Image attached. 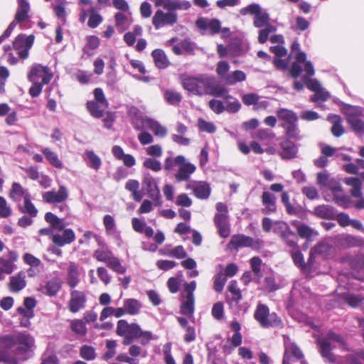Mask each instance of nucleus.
Instances as JSON below:
<instances>
[{
    "mask_svg": "<svg viewBox=\"0 0 364 364\" xmlns=\"http://www.w3.org/2000/svg\"><path fill=\"white\" fill-rule=\"evenodd\" d=\"M181 84L184 90L198 96L208 95L225 97L228 92L225 87L216 84L215 77L208 74L183 76L181 78Z\"/></svg>",
    "mask_w": 364,
    "mask_h": 364,
    "instance_id": "f257e3e1",
    "label": "nucleus"
},
{
    "mask_svg": "<svg viewBox=\"0 0 364 364\" xmlns=\"http://www.w3.org/2000/svg\"><path fill=\"white\" fill-rule=\"evenodd\" d=\"M16 345L18 346L16 355H11L4 350H0V361L9 364H16L18 359H27L34 348L35 340L28 333H19L16 335Z\"/></svg>",
    "mask_w": 364,
    "mask_h": 364,
    "instance_id": "f03ea898",
    "label": "nucleus"
},
{
    "mask_svg": "<svg viewBox=\"0 0 364 364\" xmlns=\"http://www.w3.org/2000/svg\"><path fill=\"white\" fill-rule=\"evenodd\" d=\"M318 343L322 357L329 363L335 361L334 356L331 353L332 348H335V346H333V343H338L343 346L344 350H347L342 337L333 332H329L326 338L318 339Z\"/></svg>",
    "mask_w": 364,
    "mask_h": 364,
    "instance_id": "7ed1b4c3",
    "label": "nucleus"
},
{
    "mask_svg": "<svg viewBox=\"0 0 364 364\" xmlns=\"http://www.w3.org/2000/svg\"><path fill=\"white\" fill-rule=\"evenodd\" d=\"M343 112L346 116L348 123L355 133L364 134V121L359 117L364 116V109L359 106L345 105Z\"/></svg>",
    "mask_w": 364,
    "mask_h": 364,
    "instance_id": "20e7f679",
    "label": "nucleus"
},
{
    "mask_svg": "<svg viewBox=\"0 0 364 364\" xmlns=\"http://www.w3.org/2000/svg\"><path fill=\"white\" fill-rule=\"evenodd\" d=\"M269 21V15L264 9L254 18V26L261 28L258 32L259 43H264L267 41L269 35L277 30L276 26L272 25Z\"/></svg>",
    "mask_w": 364,
    "mask_h": 364,
    "instance_id": "39448f33",
    "label": "nucleus"
},
{
    "mask_svg": "<svg viewBox=\"0 0 364 364\" xmlns=\"http://www.w3.org/2000/svg\"><path fill=\"white\" fill-rule=\"evenodd\" d=\"M255 319L262 328L277 326L280 324L281 320L275 313L270 314L269 308L263 304H258L254 313Z\"/></svg>",
    "mask_w": 364,
    "mask_h": 364,
    "instance_id": "423d86ee",
    "label": "nucleus"
},
{
    "mask_svg": "<svg viewBox=\"0 0 364 364\" xmlns=\"http://www.w3.org/2000/svg\"><path fill=\"white\" fill-rule=\"evenodd\" d=\"M178 21V14L173 11L161 9L157 10L153 18L152 24L158 30L164 26H172Z\"/></svg>",
    "mask_w": 364,
    "mask_h": 364,
    "instance_id": "0eeeda50",
    "label": "nucleus"
},
{
    "mask_svg": "<svg viewBox=\"0 0 364 364\" xmlns=\"http://www.w3.org/2000/svg\"><path fill=\"white\" fill-rule=\"evenodd\" d=\"M58 267L61 269H66L65 282L70 288L74 289L80 284V273L76 263L73 262H60L58 264Z\"/></svg>",
    "mask_w": 364,
    "mask_h": 364,
    "instance_id": "6e6552de",
    "label": "nucleus"
},
{
    "mask_svg": "<svg viewBox=\"0 0 364 364\" xmlns=\"http://www.w3.org/2000/svg\"><path fill=\"white\" fill-rule=\"evenodd\" d=\"M45 220L50 225V226L41 228L38 232L41 235L49 236L53 241V235L55 234L56 231H60L65 228V224L63 219L59 218L50 212L46 213Z\"/></svg>",
    "mask_w": 364,
    "mask_h": 364,
    "instance_id": "1a4fd4ad",
    "label": "nucleus"
},
{
    "mask_svg": "<svg viewBox=\"0 0 364 364\" xmlns=\"http://www.w3.org/2000/svg\"><path fill=\"white\" fill-rule=\"evenodd\" d=\"M176 166L178 169L175 178L179 182L188 181L196 169L194 164L187 161L185 157L181 155L176 156Z\"/></svg>",
    "mask_w": 364,
    "mask_h": 364,
    "instance_id": "9d476101",
    "label": "nucleus"
},
{
    "mask_svg": "<svg viewBox=\"0 0 364 364\" xmlns=\"http://www.w3.org/2000/svg\"><path fill=\"white\" fill-rule=\"evenodd\" d=\"M291 54L295 58L296 61L293 63L290 69V75L294 78H297L302 72L301 63L304 62L306 58V54L301 51L300 44L295 41L291 46Z\"/></svg>",
    "mask_w": 364,
    "mask_h": 364,
    "instance_id": "9b49d317",
    "label": "nucleus"
},
{
    "mask_svg": "<svg viewBox=\"0 0 364 364\" xmlns=\"http://www.w3.org/2000/svg\"><path fill=\"white\" fill-rule=\"evenodd\" d=\"M53 77V73L47 66L37 64L32 66L28 74V79L31 82L48 84Z\"/></svg>",
    "mask_w": 364,
    "mask_h": 364,
    "instance_id": "f8f14e48",
    "label": "nucleus"
},
{
    "mask_svg": "<svg viewBox=\"0 0 364 364\" xmlns=\"http://www.w3.org/2000/svg\"><path fill=\"white\" fill-rule=\"evenodd\" d=\"M142 186L149 197L154 201V206H160L161 196L156 180L150 176H146L142 181Z\"/></svg>",
    "mask_w": 364,
    "mask_h": 364,
    "instance_id": "ddd939ff",
    "label": "nucleus"
},
{
    "mask_svg": "<svg viewBox=\"0 0 364 364\" xmlns=\"http://www.w3.org/2000/svg\"><path fill=\"white\" fill-rule=\"evenodd\" d=\"M166 44L167 46L171 47V50L176 55L191 53L195 50V44L186 38L178 41L177 38H172Z\"/></svg>",
    "mask_w": 364,
    "mask_h": 364,
    "instance_id": "4468645a",
    "label": "nucleus"
},
{
    "mask_svg": "<svg viewBox=\"0 0 364 364\" xmlns=\"http://www.w3.org/2000/svg\"><path fill=\"white\" fill-rule=\"evenodd\" d=\"M196 26L204 34L213 35L220 32L221 23L217 18H199L196 22Z\"/></svg>",
    "mask_w": 364,
    "mask_h": 364,
    "instance_id": "2eb2a0df",
    "label": "nucleus"
},
{
    "mask_svg": "<svg viewBox=\"0 0 364 364\" xmlns=\"http://www.w3.org/2000/svg\"><path fill=\"white\" fill-rule=\"evenodd\" d=\"M69 196L68 188L60 185L58 191L52 190L45 192L42 195L43 200L47 203H60L65 202Z\"/></svg>",
    "mask_w": 364,
    "mask_h": 364,
    "instance_id": "dca6fc26",
    "label": "nucleus"
},
{
    "mask_svg": "<svg viewBox=\"0 0 364 364\" xmlns=\"http://www.w3.org/2000/svg\"><path fill=\"white\" fill-rule=\"evenodd\" d=\"M87 296L85 291L72 290L68 302V309L72 313H77L85 307Z\"/></svg>",
    "mask_w": 364,
    "mask_h": 364,
    "instance_id": "f3484780",
    "label": "nucleus"
},
{
    "mask_svg": "<svg viewBox=\"0 0 364 364\" xmlns=\"http://www.w3.org/2000/svg\"><path fill=\"white\" fill-rule=\"evenodd\" d=\"M229 245L234 248L251 247L254 249H259L262 246V242L260 240L255 241L252 238L243 235H237L232 237Z\"/></svg>",
    "mask_w": 364,
    "mask_h": 364,
    "instance_id": "a211bd4d",
    "label": "nucleus"
},
{
    "mask_svg": "<svg viewBox=\"0 0 364 364\" xmlns=\"http://www.w3.org/2000/svg\"><path fill=\"white\" fill-rule=\"evenodd\" d=\"M75 234L71 228H63L53 235V242L58 247H63L74 242Z\"/></svg>",
    "mask_w": 364,
    "mask_h": 364,
    "instance_id": "6ab92c4d",
    "label": "nucleus"
},
{
    "mask_svg": "<svg viewBox=\"0 0 364 364\" xmlns=\"http://www.w3.org/2000/svg\"><path fill=\"white\" fill-rule=\"evenodd\" d=\"M270 50L275 55L274 60L275 67L279 70H287L289 65V59H282V58L287 56V50L282 45H278L270 47Z\"/></svg>",
    "mask_w": 364,
    "mask_h": 364,
    "instance_id": "aec40b11",
    "label": "nucleus"
},
{
    "mask_svg": "<svg viewBox=\"0 0 364 364\" xmlns=\"http://www.w3.org/2000/svg\"><path fill=\"white\" fill-rule=\"evenodd\" d=\"M17 259L18 254L15 251H9L5 257H0V270L4 274H11L16 268L15 262Z\"/></svg>",
    "mask_w": 364,
    "mask_h": 364,
    "instance_id": "412c9836",
    "label": "nucleus"
},
{
    "mask_svg": "<svg viewBox=\"0 0 364 364\" xmlns=\"http://www.w3.org/2000/svg\"><path fill=\"white\" fill-rule=\"evenodd\" d=\"M186 188L192 190L199 199H207L211 192L210 185L205 181H192L187 185Z\"/></svg>",
    "mask_w": 364,
    "mask_h": 364,
    "instance_id": "4be33fe9",
    "label": "nucleus"
},
{
    "mask_svg": "<svg viewBox=\"0 0 364 364\" xmlns=\"http://www.w3.org/2000/svg\"><path fill=\"white\" fill-rule=\"evenodd\" d=\"M214 223L220 237L226 238L230 235V228L228 214H215Z\"/></svg>",
    "mask_w": 364,
    "mask_h": 364,
    "instance_id": "5701e85b",
    "label": "nucleus"
},
{
    "mask_svg": "<svg viewBox=\"0 0 364 364\" xmlns=\"http://www.w3.org/2000/svg\"><path fill=\"white\" fill-rule=\"evenodd\" d=\"M31 196L28 189L24 188L20 183L14 182L11 185V188L9 191V198L15 203L18 204L21 203V200L24 201Z\"/></svg>",
    "mask_w": 364,
    "mask_h": 364,
    "instance_id": "b1692460",
    "label": "nucleus"
},
{
    "mask_svg": "<svg viewBox=\"0 0 364 364\" xmlns=\"http://www.w3.org/2000/svg\"><path fill=\"white\" fill-rule=\"evenodd\" d=\"M293 225L296 228L298 235L301 238L306 240V246L307 242H311L318 235V231L306 224L301 223L300 222L295 221L293 223Z\"/></svg>",
    "mask_w": 364,
    "mask_h": 364,
    "instance_id": "393cba45",
    "label": "nucleus"
},
{
    "mask_svg": "<svg viewBox=\"0 0 364 364\" xmlns=\"http://www.w3.org/2000/svg\"><path fill=\"white\" fill-rule=\"evenodd\" d=\"M291 356L295 359L303 358L304 355L301 349L294 343L290 341L289 338L284 339V357L287 358V360L291 362Z\"/></svg>",
    "mask_w": 364,
    "mask_h": 364,
    "instance_id": "a878e982",
    "label": "nucleus"
},
{
    "mask_svg": "<svg viewBox=\"0 0 364 364\" xmlns=\"http://www.w3.org/2000/svg\"><path fill=\"white\" fill-rule=\"evenodd\" d=\"M30 4L26 0H18V9L14 16V21L16 23L25 22L29 17Z\"/></svg>",
    "mask_w": 364,
    "mask_h": 364,
    "instance_id": "bb28decb",
    "label": "nucleus"
},
{
    "mask_svg": "<svg viewBox=\"0 0 364 364\" xmlns=\"http://www.w3.org/2000/svg\"><path fill=\"white\" fill-rule=\"evenodd\" d=\"M280 156L284 159H291L296 157L298 152L296 146L290 140L285 139L281 143Z\"/></svg>",
    "mask_w": 364,
    "mask_h": 364,
    "instance_id": "cd10ccee",
    "label": "nucleus"
},
{
    "mask_svg": "<svg viewBox=\"0 0 364 364\" xmlns=\"http://www.w3.org/2000/svg\"><path fill=\"white\" fill-rule=\"evenodd\" d=\"M26 285V274L23 272H19L17 274L10 278L9 288L13 292H18Z\"/></svg>",
    "mask_w": 364,
    "mask_h": 364,
    "instance_id": "c85d7f7f",
    "label": "nucleus"
},
{
    "mask_svg": "<svg viewBox=\"0 0 364 364\" xmlns=\"http://www.w3.org/2000/svg\"><path fill=\"white\" fill-rule=\"evenodd\" d=\"M276 196L268 191H264L262 196V202L264 205L263 213L264 214H269L276 210Z\"/></svg>",
    "mask_w": 364,
    "mask_h": 364,
    "instance_id": "c756f323",
    "label": "nucleus"
},
{
    "mask_svg": "<svg viewBox=\"0 0 364 364\" xmlns=\"http://www.w3.org/2000/svg\"><path fill=\"white\" fill-rule=\"evenodd\" d=\"M108 107V104L100 103L95 101H88L87 109L95 118H101Z\"/></svg>",
    "mask_w": 364,
    "mask_h": 364,
    "instance_id": "7c9ffc66",
    "label": "nucleus"
},
{
    "mask_svg": "<svg viewBox=\"0 0 364 364\" xmlns=\"http://www.w3.org/2000/svg\"><path fill=\"white\" fill-rule=\"evenodd\" d=\"M343 182L352 187V190L350 191V194L354 198H360L363 195L362 193V181L358 177H347L345 178Z\"/></svg>",
    "mask_w": 364,
    "mask_h": 364,
    "instance_id": "2f4dec72",
    "label": "nucleus"
},
{
    "mask_svg": "<svg viewBox=\"0 0 364 364\" xmlns=\"http://www.w3.org/2000/svg\"><path fill=\"white\" fill-rule=\"evenodd\" d=\"M41 151L43 154L45 158L51 166L58 169L63 168V164L59 159L58 154L50 148L41 147Z\"/></svg>",
    "mask_w": 364,
    "mask_h": 364,
    "instance_id": "473e14b6",
    "label": "nucleus"
},
{
    "mask_svg": "<svg viewBox=\"0 0 364 364\" xmlns=\"http://www.w3.org/2000/svg\"><path fill=\"white\" fill-rule=\"evenodd\" d=\"M327 120L332 124L331 133L336 137H339L344 133V128L342 125V120L339 115L331 114L328 116Z\"/></svg>",
    "mask_w": 364,
    "mask_h": 364,
    "instance_id": "72a5a7b5",
    "label": "nucleus"
},
{
    "mask_svg": "<svg viewBox=\"0 0 364 364\" xmlns=\"http://www.w3.org/2000/svg\"><path fill=\"white\" fill-rule=\"evenodd\" d=\"M277 114L279 120L283 122L282 127L295 124L297 122L296 114L287 109H280L277 111Z\"/></svg>",
    "mask_w": 364,
    "mask_h": 364,
    "instance_id": "f704fd0d",
    "label": "nucleus"
},
{
    "mask_svg": "<svg viewBox=\"0 0 364 364\" xmlns=\"http://www.w3.org/2000/svg\"><path fill=\"white\" fill-rule=\"evenodd\" d=\"M83 159L87 166L95 170H98L102 165L101 159L91 150H86L83 155Z\"/></svg>",
    "mask_w": 364,
    "mask_h": 364,
    "instance_id": "c9c22d12",
    "label": "nucleus"
},
{
    "mask_svg": "<svg viewBox=\"0 0 364 364\" xmlns=\"http://www.w3.org/2000/svg\"><path fill=\"white\" fill-rule=\"evenodd\" d=\"M18 208L21 213L27 214L31 216V218H36L38 213V209L31 201V196L26 198L23 203H18Z\"/></svg>",
    "mask_w": 364,
    "mask_h": 364,
    "instance_id": "e433bc0d",
    "label": "nucleus"
},
{
    "mask_svg": "<svg viewBox=\"0 0 364 364\" xmlns=\"http://www.w3.org/2000/svg\"><path fill=\"white\" fill-rule=\"evenodd\" d=\"M314 214L322 219L332 220L335 218L334 209L328 205L316 206L314 210Z\"/></svg>",
    "mask_w": 364,
    "mask_h": 364,
    "instance_id": "4c0bfd02",
    "label": "nucleus"
},
{
    "mask_svg": "<svg viewBox=\"0 0 364 364\" xmlns=\"http://www.w3.org/2000/svg\"><path fill=\"white\" fill-rule=\"evenodd\" d=\"M246 80V74L242 70H235L223 77V82L227 85H233Z\"/></svg>",
    "mask_w": 364,
    "mask_h": 364,
    "instance_id": "58836bf2",
    "label": "nucleus"
},
{
    "mask_svg": "<svg viewBox=\"0 0 364 364\" xmlns=\"http://www.w3.org/2000/svg\"><path fill=\"white\" fill-rule=\"evenodd\" d=\"M334 196L336 203L339 205H344L348 201V198L346 196H339L338 194L342 192L343 189L341 184L336 181H331L330 186H328Z\"/></svg>",
    "mask_w": 364,
    "mask_h": 364,
    "instance_id": "ea45409f",
    "label": "nucleus"
},
{
    "mask_svg": "<svg viewBox=\"0 0 364 364\" xmlns=\"http://www.w3.org/2000/svg\"><path fill=\"white\" fill-rule=\"evenodd\" d=\"M127 314L135 316L140 313L142 307L141 304L136 299H126L123 302Z\"/></svg>",
    "mask_w": 364,
    "mask_h": 364,
    "instance_id": "a19ab883",
    "label": "nucleus"
},
{
    "mask_svg": "<svg viewBox=\"0 0 364 364\" xmlns=\"http://www.w3.org/2000/svg\"><path fill=\"white\" fill-rule=\"evenodd\" d=\"M146 127L151 129L155 136L164 138L167 134V129L165 127L159 124V122L152 119H148L146 122Z\"/></svg>",
    "mask_w": 364,
    "mask_h": 364,
    "instance_id": "79ce46f5",
    "label": "nucleus"
},
{
    "mask_svg": "<svg viewBox=\"0 0 364 364\" xmlns=\"http://www.w3.org/2000/svg\"><path fill=\"white\" fill-rule=\"evenodd\" d=\"M33 41L34 36L32 35L26 36V35L20 34L15 38L13 46L15 49L26 48V47L31 48Z\"/></svg>",
    "mask_w": 364,
    "mask_h": 364,
    "instance_id": "37998d69",
    "label": "nucleus"
},
{
    "mask_svg": "<svg viewBox=\"0 0 364 364\" xmlns=\"http://www.w3.org/2000/svg\"><path fill=\"white\" fill-rule=\"evenodd\" d=\"M151 55L154 58L155 65L159 68H166L168 65V60L164 50L161 49H156L152 51Z\"/></svg>",
    "mask_w": 364,
    "mask_h": 364,
    "instance_id": "c03bdc74",
    "label": "nucleus"
},
{
    "mask_svg": "<svg viewBox=\"0 0 364 364\" xmlns=\"http://www.w3.org/2000/svg\"><path fill=\"white\" fill-rule=\"evenodd\" d=\"M194 312V298L185 296L181 306V313L191 317Z\"/></svg>",
    "mask_w": 364,
    "mask_h": 364,
    "instance_id": "a18cd8bd",
    "label": "nucleus"
},
{
    "mask_svg": "<svg viewBox=\"0 0 364 364\" xmlns=\"http://www.w3.org/2000/svg\"><path fill=\"white\" fill-rule=\"evenodd\" d=\"M191 7V4L187 0H171L166 10L173 11L176 12L177 10H188Z\"/></svg>",
    "mask_w": 364,
    "mask_h": 364,
    "instance_id": "49530a36",
    "label": "nucleus"
},
{
    "mask_svg": "<svg viewBox=\"0 0 364 364\" xmlns=\"http://www.w3.org/2000/svg\"><path fill=\"white\" fill-rule=\"evenodd\" d=\"M141 328L138 324L132 323L130 324V327L127 331V334L125 336L124 338V343L125 345L130 344L134 339L137 338L139 335H140Z\"/></svg>",
    "mask_w": 364,
    "mask_h": 364,
    "instance_id": "de8ad7c7",
    "label": "nucleus"
},
{
    "mask_svg": "<svg viewBox=\"0 0 364 364\" xmlns=\"http://www.w3.org/2000/svg\"><path fill=\"white\" fill-rule=\"evenodd\" d=\"M264 9L261 6L256 3H252L240 9V14L242 16H254L255 17L259 14Z\"/></svg>",
    "mask_w": 364,
    "mask_h": 364,
    "instance_id": "09e8293b",
    "label": "nucleus"
},
{
    "mask_svg": "<svg viewBox=\"0 0 364 364\" xmlns=\"http://www.w3.org/2000/svg\"><path fill=\"white\" fill-rule=\"evenodd\" d=\"M66 6L67 2L63 0H58L55 4L53 5V11L57 16L58 18L60 19L61 21H65V17H66Z\"/></svg>",
    "mask_w": 364,
    "mask_h": 364,
    "instance_id": "8fccbe9b",
    "label": "nucleus"
},
{
    "mask_svg": "<svg viewBox=\"0 0 364 364\" xmlns=\"http://www.w3.org/2000/svg\"><path fill=\"white\" fill-rule=\"evenodd\" d=\"M89 11L90 16L87 26L92 28H95L102 23L103 17L95 10L93 6H91Z\"/></svg>",
    "mask_w": 364,
    "mask_h": 364,
    "instance_id": "3c124183",
    "label": "nucleus"
},
{
    "mask_svg": "<svg viewBox=\"0 0 364 364\" xmlns=\"http://www.w3.org/2000/svg\"><path fill=\"white\" fill-rule=\"evenodd\" d=\"M164 96L166 102L173 106L178 105L182 100L181 95L172 90H167L164 92Z\"/></svg>",
    "mask_w": 364,
    "mask_h": 364,
    "instance_id": "603ef678",
    "label": "nucleus"
},
{
    "mask_svg": "<svg viewBox=\"0 0 364 364\" xmlns=\"http://www.w3.org/2000/svg\"><path fill=\"white\" fill-rule=\"evenodd\" d=\"M114 256L112 251L108 249H97L95 251L93 257L99 262H104L106 264Z\"/></svg>",
    "mask_w": 364,
    "mask_h": 364,
    "instance_id": "864d4df0",
    "label": "nucleus"
},
{
    "mask_svg": "<svg viewBox=\"0 0 364 364\" xmlns=\"http://www.w3.org/2000/svg\"><path fill=\"white\" fill-rule=\"evenodd\" d=\"M70 327L73 331L77 336H84L87 333L85 323L82 320L75 319L72 321Z\"/></svg>",
    "mask_w": 364,
    "mask_h": 364,
    "instance_id": "5fc2aeb1",
    "label": "nucleus"
},
{
    "mask_svg": "<svg viewBox=\"0 0 364 364\" xmlns=\"http://www.w3.org/2000/svg\"><path fill=\"white\" fill-rule=\"evenodd\" d=\"M60 287L61 284L57 280L48 281L44 287L45 293L50 296H55L59 291Z\"/></svg>",
    "mask_w": 364,
    "mask_h": 364,
    "instance_id": "6e6d98bb",
    "label": "nucleus"
},
{
    "mask_svg": "<svg viewBox=\"0 0 364 364\" xmlns=\"http://www.w3.org/2000/svg\"><path fill=\"white\" fill-rule=\"evenodd\" d=\"M227 102L225 109L228 112L235 113L239 111L241 104L237 99H234L231 95H228L225 97Z\"/></svg>",
    "mask_w": 364,
    "mask_h": 364,
    "instance_id": "4d7b16f0",
    "label": "nucleus"
},
{
    "mask_svg": "<svg viewBox=\"0 0 364 364\" xmlns=\"http://www.w3.org/2000/svg\"><path fill=\"white\" fill-rule=\"evenodd\" d=\"M106 265L112 271L117 273L124 274L126 272V267L121 264L119 259L114 255L111 258V259Z\"/></svg>",
    "mask_w": 364,
    "mask_h": 364,
    "instance_id": "13d9d810",
    "label": "nucleus"
},
{
    "mask_svg": "<svg viewBox=\"0 0 364 364\" xmlns=\"http://www.w3.org/2000/svg\"><path fill=\"white\" fill-rule=\"evenodd\" d=\"M106 265L112 271L117 273L124 274L126 272V267L121 264L119 259L114 255L111 258V259Z\"/></svg>",
    "mask_w": 364,
    "mask_h": 364,
    "instance_id": "bf43d9fd",
    "label": "nucleus"
},
{
    "mask_svg": "<svg viewBox=\"0 0 364 364\" xmlns=\"http://www.w3.org/2000/svg\"><path fill=\"white\" fill-rule=\"evenodd\" d=\"M80 355L86 360H92L96 358L95 349L92 346L84 345L80 349Z\"/></svg>",
    "mask_w": 364,
    "mask_h": 364,
    "instance_id": "052dcab7",
    "label": "nucleus"
},
{
    "mask_svg": "<svg viewBox=\"0 0 364 364\" xmlns=\"http://www.w3.org/2000/svg\"><path fill=\"white\" fill-rule=\"evenodd\" d=\"M273 232L282 237L290 230L289 225L283 221H274L273 225Z\"/></svg>",
    "mask_w": 364,
    "mask_h": 364,
    "instance_id": "680f3d73",
    "label": "nucleus"
},
{
    "mask_svg": "<svg viewBox=\"0 0 364 364\" xmlns=\"http://www.w3.org/2000/svg\"><path fill=\"white\" fill-rule=\"evenodd\" d=\"M114 18L116 26L120 27L122 29H126L130 24L129 16L122 12L117 13Z\"/></svg>",
    "mask_w": 364,
    "mask_h": 364,
    "instance_id": "e2e57ef3",
    "label": "nucleus"
},
{
    "mask_svg": "<svg viewBox=\"0 0 364 364\" xmlns=\"http://www.w3.org/2000/svg\"><path fill=\"white\" fill-rule=\"evenodd\" d=\"M262 259L258 257H254L250 259L252 270L255 274V277L257 282H259V279H261L262 277L260 269Z\"/></svg>",
    "mask_w": 364,
    "mask_h": 364,
    "instance_id": "0e129e2a",
    "label": "nucleus"
},
{
    "mask_svg": "<svg viewBox=\"0 0 364 364\" xmlns=\"http://www.w3.org/2000/svg\"><path fill=\"white\" fill-rule=\"evenodd\" d=\"M143 166L147 169H150L154 172L159 171L162 166L159 161L154 158H146L143 162Z\"/></svg>",
    "mask_w": 364,
    "mask_h": 364,
    "instance_id": "69168bd1",
    "label": "nucleus"
},
{
    "mask_svg": "<svg viewBox=\"0 0 364 364\" xmlns=\"http://www.w3.org/2000/svg\"><path fill=\"white\" fill-rule=\"evenodd\" d=\"M228 289L231 293L233 300L239 301L242 299L241 291L237 287V283L235 280H232L230 282Z\"/></svg>",
    "mask_w": 364,
    "mask_h": 364,
    "instance_id": "338daca9",
    "label": "nucleus"
},
{
    "mask_svg": "<svg viewBox=\"0 0 364 364\" xmlns=\"http://www.w3.org/2000/svg\"><path fill=\"white\" fill-rule=\"evenodd\" d=\"M151 119V118L144 117L143 116L135 114L132 117V123L134 127V128L137 130L141 131L144 129L147 128L146 127V120Z\"/></svg>",
    "mask_w": 364,
    "mask_h": 364,
    "instance_id": "774afa93",
    "label": "nucleus"
}]
</instances>
